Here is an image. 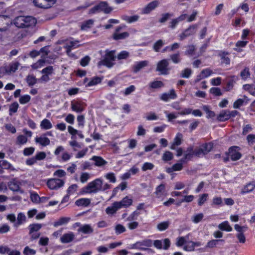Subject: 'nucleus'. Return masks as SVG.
Instances as JSON below:
<instances>
[{
	"instance_id": "obj_1",
	"label": "nucleus",
	"mask_w": 255,
	"mask_h": 255,
	"mask_svg": "<svg viewBox=\"0 0 255 255\" xmlns=\"http://www.w3.org/2000/svg\"><path fill=\"white\" fill-rule=\"evenodd\" d=\"M110 188L111 185L107 183H104L101 178H96L83 187L81 189V194H96L100 191H105Z\"/></svg>"
},
{
	"instance_id": "obj_2",
	"label": "nucleus",
	"mask_w": 255,
	"mask_h": 255,
	"mask_svg": "<svg viewBox=\"0 0 255 255\" xmlns=\"http://www.w3.org/2000/svg\"><path fill=\"white\" fill-rule=\"evenodd\" d=\"M176 245L178 247L183 246V250L187 252H192L194 251L196 247H200L202 245L199 242H193L189 240V235L185 237H180L177 239Z\"/></svg>"
},
{
	"instance_id": "obj_3",
	"label": "nucleus",
	"mask_w": 255,
	"mask_h": 255,
	"mask_svg": "<svg viewBox=\"0 0 255 255\" xmlns=\"http://www.w3.org/2000/svg\"><path fill=\"white\" fill-rule=\"evenodd\" d=\"M36 22V19L30 16H19L13 20L14 24L19 28L32 27Z\"/></svg>"
},
{
	"instance_id": "obj_4",
	"label": "nucleus",
	"mask_w": 255,
	"mask_h": 255,
	"mask_svg": "<svg viewBox=\"0 0 255 255\" xmlns=\"http://www.w3.org/2000/svg\"><path fill=\"white\" fill-rule=\"evenodd\" d=\"M102 56V59L98 62V65H104L108 68L112 67L115 64V50H106Z\"/></svg>"
},
{
	"instance_id": "obj_5",
	"label": "nucleus",
	"mask_w": 255,
	"mask_h": 255,
	"mask_svg": "<svg viewBox=\"0 0 255 255\" xmlns=\"http://www.w3.org/2000/svg\"><path fill=\"white\" fill-rule=\"evenodd\" d=\"M152 245V242L150 240H145L141 241L136 242L135 243L129 245L128 249L129 250L135 249L139 250H146L147 247H150Z\"/></svg>"
},
{
	"instance_id": "obj_6",
	"label": "nucleus",
	"mask_w": 255,
	"mask_h": 255,
	"mask_svg": "<svg viewBox=\"0 0 255 255\" xmlns=\"http://www.w3.org/2000/svg\"><path fill=\"white\" fill-rule=\"evenodd\" d=\"M56 0H33V3L37 7L47 9L55 3Z\"/></svg>"
},
{
	"instance_id": "obj_7",
	"label": "nucleus",
	"mask_w": 255,
	"mask_h": 255,
	"mask_svg": "<svg viewBox=\"0 0 255 255\" xmlns=\"http://www.w3.org/2000/svg\"><path fill=\"white\" fill-rule=\"evenodd\" d=\"M64 184V181L58 178H51L48 180L47 185L51 190H57Z\"/></svg>"
},
{
	"instance_id": "obj_8",
	"label": "nucleus",
	"mask_w": 255,
	"mask_h": 255,
	"mask_svg": "<svg viewBox=\"0 0 255 255\" xmlns=\"http://www.w3.org/2000/svg\"><path fill=\"white\" fill-rule=\"evenodd\" d=\"M54 153L56 156L59 155L60 153H62L60 160L63 162L69 160L71 157V155L68 152L64 151V148L62 146H58Z\"/></svg>"
},
{
	"instance_id": "obj_9",
	"label": "nucleus",
	"mask_w": 255,
	"mask_h": 255,
	"mask_svg": "<svg viewBox=\"0 0 255 255\" xmlns=\"http://www.w3.org/2000/svg\"><path fill=\"white\" fill-rule=\"evenodd\" d=\"M80 46L79 41L72 39L66 40L64 43V48L66 49V53L68 56H70L71 49H75Z\"/></svg>"
},
{
	"instance_id": "obj_10",
	"label": "nucleus",
	"mask_w": 255,
	"mask_h": 255,
	"mask_svg": "<svg viewBox=\"0 0 255 255\" xmlns=\"http://www.w3.org/2000/svg\"><path fill=\"white\" fill-rule=\"evenodd\" d=\"M168 62L167 59H163L158 62L156 70L161 74H167L168 73Z\"/></svg>"
},
{
	"instance_id": "obj_11",
	"label": "nucleus",
	"mask_w": 255,
	"mask_h": 255,
	"mask_svg": "<svg viewBox=\"0 0 255 255\" xmlns=\"http://www.w3.org/2000/svg\"><path fill=\"white\" fill-rule=\"evenodd\" d=\"M86 104L82 101H73L71 102V108L73 111L81 113L85 108Z\"/></svg>"
},
{
	"instance_id": "obj_12",
	"label": "nucleus",
	"mask_w": 255,
	"mask_h": 255,
	"mask_svg": "<svg viewBox=\"0 0 255 255\" xmlns=\"http://www.w3.org/2000/svg\"><path fill=\"white\" fill-rule=\"evenodd\" d=\"M120 209L127 208L130 206L133 203V199L131 197L126 196L120 201L117 202Z\"/></svg>"
},
{
	"instance_id": "obj_13",
	"label": "nucleus",
	"mask_w": 255,
	"mask_h": 255,
	"mask_svg": "<svg viewBox=\"0 0 255 255\" xmlns=\"http://www.w3.org/2000/svg\"><path fill=\"white\" fill-rule=\"evenodd\" d=\"M239 147L238 146H233L230 148L229 155L232 160H237L241 157V154L239 152Z\"/></svg>"
},
{
	"instance_id": "obj_14",
	"label": "nucleus",
	"mask_w": 255,
	"mask_h": 255,
	"mask_svg": "<svg viewBox=\"0 0 255 255\" xmlns=\"http://www.w3.org/2000/svg\"><path fill=\"white\" fill-rule=\"evenodd\" d=\"M196 28L197 26L196 25L190 26L180 35V39L182 40L186 37L194 34L196 31Z\"/></svg>"
},
{
	"instance_id": "obj_15",
	"label": "nucleus",
	"mask_w": 255,
	"mask_h": 255,
	"mask_svg": "<svg viewBox=\"0 0 255 255\" xmlns=\"http://www.w3.org/2000/svg\"><path fill=\"white\" fill-rule=\"evenodd\" d=\"M35 141L36 143L42 146H46L50 143V139L46 136V134H43L39 136H36L35 138Z\"/></svg>"
},
{
	"instance_id": "obj_16",
	"label": "nucleus",
	"mask_w": 255,
	"mask_h": 255,
	"mask_svg": "<svg viewBox=\"0 0 255 255\" xmlns=\"http://www.w3.org/2000/svg\"><path fill=\"white\" fill-rule=\"evenodd\" d=\"M159 2L158 0H154L149 3L145 7L142 9V13L143 14H148L152 10H154L159 5Z\"/></svg>"
},
{
	"instance_id": "obj_17",
	"label": "nucleus",
	"mask_w": 255,
	"mask_h": 255,
	"mask_svg": "<svg viewBox=\"0 0 255 255\" xmlns=\"http://www.w3.org/2000/svg\"><path fill=\"white\" fill-rule=\"evenodd\" d=\"M149 62L147 60H143L134 63L132 66V70L134 73H137L142 69L148 65Z\"/></svg>"
},
{
	"instance_id": "obj_18",
	"label": "nucleus",
	"mask_w": 255,
	"mask_h": 255,
	"mask_svg": "<svg viewBox=\"0 0 255 255\" xmlns=\"http://www.w3.org/2000/svg\"><path fill=\"white\" fill-rule=\"evenodd\" d=\"M176 98L177 95L173 89L170 90L168 93L162 94L160 96L161 100L165 102H167L170 99H175Z\"/></svg>"
},
{
	"instance_id": "obj_19",
	"label": "nucleus",
	"mask_w": 255,
	"mask_h": 255,
	"mask_svg": "<svg viewBox=\"0 0 255 255\" xmlns=\"http://www.w3.org/2000/svg\"><path fill=\"white\" fill-rule=\"evenodd\" d=\"M156 197L161 198L166 195L165 190V185L164 184H161L156 187L154 192Z\"/></svg>"
},
{
	"instance_id": "obj_20",
	"label": "nucleus",
	"mask_w": 255,
	"mask_h": 255,
	"mask_svg": "<svg viewBox=\"0 0 255 255\" xmlns=\"http://www.w3.org/2000/svg\"><path fill=\"white\" fill-rule=\"evenodd\" d=\"M102 81V79L99 77H94L90 80L86 78L84 80V83L86 87H91L95 86Z\"/></svg>"
},
{
	"instance_id": "obj_21",
	"label": "nucleus",
	"mask_w": 255,
	"mask_h": 255,
	"mask_svg": "<svg viewBox=\"0 0 255 255\" xmlns=\"http://www.w3.org/2000/svg\"><path fill=\"white\" fill-rule=\"evenodd\" d=\"M213 73L212 71L209 69L206 68L203 70L197 76L195 80V82H198L202 79H204L209 77Z\"/></svg>"
},
{
	"instance_id": "obj_22",
	"label": "nucleus",
	"mask_w": 255,
	"mask_h": 255,
	"mask_svg": "<svg viewBox=\"0 0 255 255\" xmlns=\"http://www.w3.org/2000/svg\"><path fill=\"white\" fill-rule=\"evenodd\" d=\"M68 131L72 135V138H76V135H77L80 138H84V136L81 131L78 130L74 128L73 127L69 126H68Z\"/></svg>"
},
{
	"instance_id": "obj_23",
	"label": "nucleus",
	"mask_w": 255,
	"mask_h": 255,
	"mask_svg": "<svg viewBox=\"0 0 255 255\" xmlns=\"http://www.w3.org/2000/svg\"><path fill=\"white\" fill-rule=\"evenodd\" d=\"M75 238V235L73 232H70L64 234L60 238V241L62 243H69L72 242Z\"/></svg>"
},
{
	"instance_id": "obj_24",
	"label": "nucleus",
	"mask_w": 255,
	"mask_h": 255,
	"mask_svg": "<svg viewBox=\"0 0 255 255\" xmlns=\"http://www.w3.org/2000/svg\"><path fill=\"white\" fill-rule=\"evenodd\" d=\"M90 160L94 161L95 165L98 167H102L107 164V161L101 156L94 155Z\"/></svg>"
},
{
	"instance_id": "obj_25",
	"label": "nucleus",
	"mask_w": 255,
	"mask_h": 255,
	"mask_svg": "<svg viewBox=\"0 0 255 255\" xmlns=\"http://www.w3.org/2000/svg\"><path fill=\"white\" fill-rule=\"evenodd\" d=\"M119 209H120V208L117 202H115L111 206H109L106 209V213L109 215H112L115 214Z\"/></svg>"
},
{
	"instance_id": "obj_26",
	"label": "nucleus",
	"mask_w": 255,
	"mask_h": 255,
	"mask_svg": "<svg viewBox=\"0 0 255 255\" xmlns=\"http://www.w3.org/2000/svg\"><path fill=\"white\" fill-rule=\"evenodd\" d=\"M9 21V18L7 16L0 15V31L6 30Z\"/></svg>"
},
{
	"instance_id": "obj_27",
	"label": "nucleus",
	"mask_w": 255,
	"mask_h": 255,
	"mask_svg": "<svg viewBox=\"0 0 255 255\" xmlns=\"http://www.w3.org/2000/svg\"><path fill=\"white\" fill-rule=\"evenodd\" d=\"M184 162L180 161V162L174 164L172 167L167 168L166 170L168 173H171L173 171H180L183 168V163Z\"/></svg>"
},
{
	"instance_id": "obj_28",
	"label": "nucleus",
	"mask_w": 255,
	"mask_h": 255,
	"mask_svg": "<svg viewBox=\"0 0 255 255\" xmlns=\"http://www.w3.org/2000/svg\"><path fill=\"white\" fill-rule=\"evenodd\" d=\"M183 138V135L181 133H177L174 139L173 142L171 145L170 148L174 149L176 146H178L181 144Z\"/></svg>"
},
{
	"instance_id": "obj_29",
	"label": "nucleus",
	"mask_w": 255,
	"mask_h": 255,
	"mask_svg": "<svg viewBox=\"0 0 255 255\" xmlns=\"http://www.w3.org/2000/svg\"><path fill=\"white\" fill-rule=\"evenodd\" d=\"M217 120L219 122H225L230 119L229 111L223 110L217 116Z\"/></svg>"
},
{
	"instance_id": "obj_30",
	"label": "nucleus",
	"mask_w": 255,
	"mask_h": 255,
	"mask_svg": "<svg viewBox=\"0 0 255 255\" xmlns=\"http://www.w3.org/2000/svg\"><path fill=\"white\" fill-rule=\"evenodd\" d=\"M100 11H104L105 13H110L113 8L110 7L108 3L105 1H102L98 4Z\"/></svg>"
},
{
	"instance_id": "obj_31",
	"label": "nucleus",
	"mask_w": 255,
	"mask_h": 255,
	"mask_svg": "<svg viewBox=\"0 0 255 255\" xmlns=\"http://www.w3.org/2000/svg\"><path fill=\"white\" fill-rule=\"evenodd\" d=\"M121 28V27H119L117 29L116 31L113 34V38L115 40H119L123 39L126 37H128L129 35V34L127 32H124L123 33H119V31Z\"/></svg>"
},
{
	"instance_id": "obj_32",
	"label": "nucleus",
	"mask_w": 255,
	"mask_h": 255,
	"mask_svg": "<svg viewBox=\"0 0 255 255\" xmlns=\"http://www.w3.org/2000/svg\"><path fill=\"white\" fill-rule=\"evenodd\" d=\"M40 127L41 129L48 130L52 128L53 126L49 120L44 119L40 122Z\"/></svg>"
},
{
	"instance_id": "obj_33",
	"label": "nucleus",
	"mask_w": 255,
	"mask_h": 255,
	"mask_svg": "<svg viewBox=\"0 0 255 255\" xmlns=\"http://www.w3.org/2000/svg\"><path fill=\"white\" fill-rule=\"evenodd\" d=\"M218 228L223 231L231 232L233 230L232 227L230 225L228 221H226L219 224L218 225Z\"/></svg>"
},
{
	"instance_id": "obj_34",
	"label": "nucleus",
	"mask_w": 255,
	"mask_h": 255,
	"mask_svg": "<svg viewBox=\"0 0 255 255\" xmlns=\"http://www.w3.org/2000/svg\"><path fill=\"white\" fill-rule=\"evenodd\" d=\"M248 101V98L246 96H244L243 98H240L237 100L233 104V107L235 109H238L245 103H247Z\"/></svg>"
},
{
	"instance_id": "obj_35",
	"label": "nucleus",
	"mask_w": 255,
	"mask_h": 255,
	"mask_svg": "<svg viewBox=\"0 0 255 255\" xmlns=\"http://www.w3.org/2000/svg\"><path fill=\"white\" fill-rule=\"evenodd\" d=\"M70 219L69 217H61L53 223V226L55 227H57L60 226L66 225L68 224Z\"/></svg>"
},
{
	"instance_id": "obj_36",
	"label": "nucleus",
	"mask_w": 255,
	"mask_h": 255,
	"mask_svg": "<svg viewBox=\"0 0 255 255\" xmlns=\"http://www.w3.org/2000/svg\"><path fill=\"white\" fill-rule=\"evenodd\" d=\"M255 187V182H252L247 184L242 190L241 193L245 194L251 192Z\"/></svg>"
},
{
	"instance_id": "obj_37",
	"label": "nucleus",
	"mask_w": 255,
	"mask_h": 255,
	"mask_svg": "<svg viewBox=\"0 0 255 255\" xmlns=\"http://www.w3.org/2000/svg\"><path fill=\"white\" fill-rule=\"evenodd\" d=\"M91 203V200L89 198H81L77 200L75 204L78 206H88Z\"/></svg>"
},
{
	"instance_id": "obj_38",
	"label": "nucleus",
	"mask_w": 255,
	"mask_h": 255,
	"mask_svg": "<svg viewBox=\"0 0 255 255\" xmlns=\"http://www.w3.org/2000/svg\"><path fill=\"white\" fill-rule=\"evenodd\" d=\"M27 140L26 136L21 134L18 135L16 137L15 143L18 145H24L26 143Z\"/></svg>"
},
{
	"instance_id": "obj_39",
	"label": "nucleus",
	"mask_w": 255,
	"mask_h": 255,
	"mask_svg": "<svg viewBox=\"0 0 255 255\" xmlns=\"http://www.w3.org/2000/svg\"><path fill=\"white\" fill-rule=\"evenodd\" d=\"M78 231L84 234H90L93 232V230L90 225L86 224L81 226Z\"/></svg>"
},
{
	"instance_id": "obj_40",
	"label": "nucleus",
	"mask_w": 255,
	"mask_h": 255,
	"mask_svg": "<svg viewBox=\"0 0 255 255\" xmlns=\"http://www.w3.org/2000/svg\"><path fill=\"white\" fill-rule=\"evenodd\" d=\"M93 24L94 20L93 19H89L82 24L81 28L82 30H87L88 29L91 28Z\"/></svg>"
},
{
	"instance_id": "obj_41",
	"label": "nucleus",
	"mask_w": 255,
	"mask_h": 255,
	"mask_svg": "<svg viewBox=\"0 0 255 255\" xmlns=\"http://www.w3.org/2000/svg\"><path fill=\"white\" fill-rule=\"evenodd\" d=\"M208 194L207 193H204L199 196V199L198 200V204L199 206H202L206 201L208 200Z\"/></svg>"
},
{
	"instance_id": "obj_42",
	"label": "nucleus",
	"mask_w": 255,
	"mask_h": 255,
	"mask_svg": "<svg viewBox=\"0 0 255 255\" xmlns=\"http://www.w3.org/2000/svg\"><path fill=\"white\" fill-rule=\"evenodd\" d=\"M0 166L1 167V168L4 169H9L12 171L16 170V169L12 166V165L6 160L1 161L0 162Z\"/></svg>"
},
{
	"instance_id": "obj_43",
	"label": "nucleus",
	"mask_w": 255,
	"mask_h": 255,
	"mask_svg": "<svg viewBox=\"0 0 255 255\" xmlns=\"http://www.w3.org/2000/svg\"><path fill=\"white\" fill-rule=\"evenodd\" d=\"M200 147L204 151L205 155H206L213 148V144L212 143H207L202 145Z\"/></svg>"
},
{
	"instance_id": "obj_44",
	"label": "nucleus",
	"mask_w": 255,
	"mask_h": 255,
	"mask_svg": "<svg viewBox=\"0 0 255 255\" xmlns=\"http://www.w3.org/2000/svg\"><path fill=\"white\" fill-rule=\"evenodd\" d=\"M228 55V53L225 52H222L220 54L222 63H225L226 65H229L230 63V60L227 56Z\"/></svg>"
},
{
	"instance_id": "obj_45",
	"label": "nucleus",
	"mask_w": 255,
	"mask_h": 255,
	"mask_svg": "<svg viewBox=\"0 0 255 255\" xmlns=\"http://www.w3.org/2000/svg\"><path fill=\"white\" fill-rule=\"evenodd\" d=\"M91 178V174L88 172H82L80 176V181L81 183H86Z\"/></svg>"
},
{
	"instance_id": "obj_46",
	"label": "nucleus",
	"mask_w": 255,
	"mask_h": 255,
	"mask_svg": "<svg viewBox=\"0 0 255 255\" xmlns=\"http://www.w3.org/2000/svg\"><path fill=\"white\" fill-rule=\"evenodd\" d=\"M164 113L166 115L169 122H171L173 120L176 119L178 117V116L179 115L178 113L173 112L169 113L166 111H165Z\"/></svg>"
},
{
	"instance_id": "obj_47",
	"label": "nucleus",
	"mask_w": 255,
	"mask_h": 255,
	"mask_svg": "<svg viewBox=\"0 0 255 255\" xmlns=\"http://www.w3.org/2000/svg\"><path fill=\"white\" fill-rule=\"evenodd\" d=\"M123 19L128 23H132L136 21L139 19V16L134 15L130 16H124Z\"/></svg>"
},
{
	"instance_id": "obj_48",
	"label": "nucleus",
	"mask_w": 255,
	"mask_h": 255,
	"mask_svg": "<svg viewBox=\"0 0 255 255\" xmlns=\"http://www.w3.org/2000/svg\"><path fill=\"white\" fill-rule=\"evenodd\" d=\"M220 242L224 243V240H212L207 243L206 247L209 248H213L216 247L218 245V243Z\"/></svg>"
},
{
	"instance_id": "obj_49",
	"label": "nucleus",
	"mask_w": 255,
	"mask_h": 255,
	"mask_svg": "<svg viewBox=\"0 0 255 255\" xmlns=\"http://www.w3.org/2000/svg\"><path fill=\"white\" fill-rule=\"evenodd\" d=\"M194 152L192 147H190L188 149V153L185 154L184 158L181 160V161L185 162L186 160H190L193 155H194Z\"/></svg>"
},
{
	"instance_id": "obj_50",
	"label": "nucleus",
	"mask_w": 255,
	"mask_h": 255,
	"mask_svg": "<svg viewBox=\"0 0 255 255\" xmlns=\"http://www.w3.org/2000/svg\"><path fill=\"white\" fill-rule=\"evenodd\" d=\"M38 80L33 75H29L26 78V82L29 86H33L36 83Z\"/></svg>"
},
{
	"instance_id": "obj_51",
	"label": "nucleus",
	"mask_w": 255,
	"mask_h": 255,
	"mask_svg": "<svg viewBox=\"0 0 255 255\" xmlns=\"http://www.w3.org/2000/svg\"><path fill=\"white\" fill-rule=\"evenodd\" d=\"M169 225V222L168 221L162 222L157 225V228L159 231H163L167 229L168 228Z\"/></svg>"
},
{
	"instance_id": "obj_52",
	"label": "nucleus",
	"mask_w": 255,
	"mask_h": 255,
	"mask_svg": "<svg viewBox=\"0 0 255 255\" xmlns=\"http://www.w3.org/2000/svg\"><path fill=\"white\" fill-rule=\"evenodd\" d=\"M19 63L18 62L12 63L7 66L9 74L14 72L17 69Z\"/></svg>"
},
{
	"instance_id": "obj_53",
	"label": "nucleus",
	"mask_w": 255,
	"mask_h": 255,
	"mask_svg": "<svg viewBox=\"0 0 255 255\" xmlns=\"http://www.w3.org/2000/svg\"><path fill=\"white\" fill-rule=\"evenodd\" d=\"M31 99V97L28 95L21 96L19 99L20 104L24 105L28 103Z\"/></svg>"
},
{
	"instance_id": "obj_54",
	"label": "nucleus",
	"mask_w": 255,
	"mask_h": 255,
	"mask_svg": "<svg viewBox=\"0 0 255 255\" xmlns=\"http://www.w3.org/2000/svg\"><path fill=\"white\" fill-rule=\"evenodd\" d=\"M18 107L19 105L17 102H15L12 103L9 106V115H11L12 114L16 113L17 111Z\"/></svg>"
},
{
	"instance_id": "obj_55",
	"label": "nucleus",
	"mask_w": 255,
	"mask_h": 255,
	"mask_svg": "<svg viewBox=\"0 0 255 255\" xmlns=\"http://www.w3.org/2000/svg\"><path fill=\"white\" fill-rule=\"evenodd\" d=\"M41 73L42 74H46L48 76L51 75L53 73V68L51 66H49L44 69H43Z\"/></svg>"
},
{
	"instance_id": "obj_56",
	"label": "nucleus",
	"mask_w": 255,
	"mask_h": 255,
	"mask_svg": "<svg viewBox=\"0 0 255 255\" xmlns=\"http://www.w3.org/2000/svg\"><path fill=\"white\" fill-rule=\"evenodd\" d=\"M44 60L43 59H40L37 61L36 63L33 64L31 65V67L33 69H37L43 66L44 64Z\"/></svg>"
},
{
	"instance_id": "obj_57",
	"label": "nucleus",
	"mask_w": 255,
	"mask_h": 255,
	"mask_svg": "<svg viewBox=\"0 0 255 255\" xmlns=\"http://www.w3.org/2000/svg\"><path fill=\"white\" fill-rule=\"evenodd\" d=\"M105 177L107 179L109 180L110 182L115 183L116 182V178L115 175V174L113 172H109L107 173Z\"/></svg>"
},
{
	"instance_id": "obj_58",
	"label": "nucleus",
	"mask_w": 255,
	"mask_h": 255,
	"mask_svg": "<svg viewBox=\"0 0 255 255\" xmlns=\"http://www.w3.org/2000/svg\"><path fill=\"white\" fill-rule=\"evenodd\" d=\"M150 87L151 88L156 89L163 86V83L160 81H155L150 83Z\"/></svg>"
},
{
	"instance_id": "obj_59",
	"label": "nucleus",
	"mask_w": 255,
	"mask_h": 255,
	"mask_svg": "<svg viewBox=\"0 0 255 255\" xmlns=\"http://www.w3.org/2000/svg\"><path fill=\"white\" fill-rule=\"evenodd\" d=\"M78 186L76 184H72L69 187L67 190V194L69 195H73L77 190Z\"/></svg>"
},
{
	"instance_id": "obj_60",
	"label": "nucleus",
	"mask_w": 255,
	"mask_h": 255,
	"mask_svg": "<svg viewBox=\"0 0 255 255\" xmlns=\"http://www.w3.org/2000/svg\"><path fill=\"white\" fill-rule=\"evenodd\" d=\"M78 127L83 128L85 125V117L83 115H79L77 117Z\"/></svg>"
},
{
	"instance_id": "obj_61",
	"label": "nucleus",
	"mask_w": 255,
	"mask_h": 255,
	"mask_svg": "<svg viewBox=\"0 0 255 255\" xmlns=\"http://www.w3.org/2000/svg\"><path fill=\"white\" fill-rule=\"evenodd\" d=\"M116 233L117 235L122 234L126 231L125 227L121 224H118L115 227Z\"/></svg>"
},
{
	"instance_id": "obj_62",
	"label": "nucleus",
	"mask_w": 255,
	"mask_h": 255,
	"mask_svg": "<svg viewBox=\"0 0 255 255\" xmlns=\"http://www.w3.org/2000/svg\"><path fill=\"white\" fill-rule=\"evenodd\" d=\"M128 56V52L127 51H122L118 54L117 58L119 60L126 59Z\"/></svg>"
},
{
	"instance_id": "obj_63",
	"label": "nucleus",
	"mask_w": 255,
	"mask_h": 255,
	"mask_svg": "<svg viewBox=\"0 0 255 255\" xmlns=\"http://www.w3.org/2000/svg\"><path fill=\"white\" fill-rule=\"evenodd\" d=\"M192 74V70L190 69L186 68L181 72V76L183 78H188Z\"/></svg>"
},
{
	"instance_id": "obj_64",
	"label": "nucleus",
	"mask_w": 255,
	"mask_h": 255,
	"mask_svg": "<svg viewBox=\"0 0 255 255\" xmlns=\"http://www.w3.org/2000/svg\"><path fill=\"white\" fill-rule=\"evenodd\" d=\"M245 87L246 89H247L249 93L255 96V85H246L245 86Z\"/></svg>"
}]
</instances>
